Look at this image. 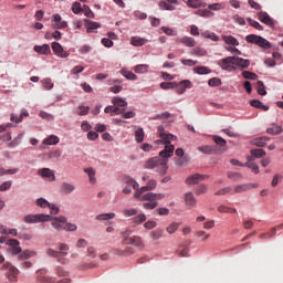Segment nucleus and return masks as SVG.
<instances>
[{"mask_svg":"<svg viewBox=\"0 0 283 283\" xmlns=\"http://www.w3.org/2000/svg\"><path fill=\"white\" fill-rule=\"evenodd\" d=\"M245 41L247 43H252L253 45L262 48V50H271V42L260 35L249 34L245 36Z\"/></svg>","mask_w":283,"mask_h":283,"instance_id":"nucleus-4","label":"nucleus"},{"mask_svg":"<svg viewBox=\"0 0 283 283\" xmlns=\"http://www.w3.org/2000/svg\"><path fill=\"white\" fill-rule=\"evenodd\" d=\"M184 199L186 202V207H196L197 201H196V197L193 196L192 192H186L184 195Z\"/></svg>","mask_w":283,"mask_h":283,"instance_id":"nucleus-21","label":"nucleus"},{"mask_svg":"<svg viewBox=\"0 0 283 283\" xmlns=\"http://www.w3.org/2000/svg\"><path fill=\"white\" fill-rule=\"evenodd\" d=\"M234 67H240V70H247L251 65V61L244 60L240 56H233Z\"/></svg>","mask_w":283,"mask_h":283,"instance_id":"nucleus-16","label":"nucleus"},{"mask_svg":"<svg viewBox=\"0 0 283 283\" xmlns=\"http://www.w3.org/2000/svg\"><path fill=\"white\" fill-rule=\"evenodd\" d=\"M134 72L136 74H147V72H149V65L138 64V65L134 66Z\"/></svg>","mask_w":283,"mask_h":283,"instance_id":"nucleus-31","label":"nucleus"},{"mask_svg":"<svg viewBox=\"0 0 283 283\" xmlns=\"http://www.w3.org/2000/svg\"><path fill=\"white\" fill-rule=\"evenodd\" d=\"M41 83L44 90H52L54 87V83H52V78L50 77L42 80Z\"/></svg>","mask_w":283,"mask_h":283,"instance_id":"nucleus-49","label":"nucleus"},{"mask_svg":"<svg viewBox=\"0 0 283 283\" xmlns=\"http://www.w3.org/2000/svg\"><path fill=\"white\" fill-rule=\"evenodd\" d=\"M179 228H180V223H179V222H172V223H170V224L167 227L166 231H167V233H169L170 235H172V233H174L175 231H178Z\"/></svg>","mask_w":283,"mask_h":283,"instance_id":"nucleus-46","label":"nucleus"},{"mask_svg":"<svg viewBox=\"0 0 283 283\" xmlns=\"http://www.w3.org/2000/svg\"><path fill=\"white\" fill-rule=\"evenodd\" d=\"M76 189V187L73 184L70 182H63L61 185V191L62 193H65L66 196H70Z\"/></svg>","mask_w":283,"mask_h":283,"instance_id":"nucleus-23","label":"nucleus"},{"mask_svg":"<svg viewBox=\"0 0 283 283\" xmlns=\"http://www.w3.org/2000/svg\"><path fill=\"white\" fill-rule=\"evenodd\" d=\"M135 140L136 143H143L145 140V130L143 128H138L135 132Z\"/></svg>","mask_w":283,"mask_h":283,"instance_id":"nucleus-40","label":"nucleus"},{"mask_svg":"<svg viewBox=\"0 0 283 283\" xmlns=\"http://www.w3.org/2000/svg\"><path fill=\"white\" fill-rule=\"evenodd\" d=\"M207 179H209V175L195 174V175L189 176L186 179V182L188 185H198V182H202V180H207Z\"/></svg>","mask_w":283,"mask_h":283,"instance_id":"nucleus-12","label":"nucleus"},{"mask_svg":"<svg viewBox=\"0 0 283 283\" xmlns=\"http://www.w3.org/2000/svg\"><path fill=\"white\" fill-rule=\"evenodd\" d=\"M60 142H61V139L59 138V136L51 135V136L46 137L42 143H43V145H59Z\"/></svg>","mask_w":283,"mask_h":283,"instance_id":"nucleus-26","label":"nucleus"},{"mask_svg":"<svg viewBox=\"0 0 283 283\" xmlns=\"http://www.w3.org/2000/svg\"><path fill=\"white\" fill-rule=\"evenodd\" d=\"M145 43H149V40L140 36H132L130 38V44L134 45V48H143Z\"/></svg>","mask_w":283,"mask_h":283,"instance_id":"nucleus-20","label":"nucleus"},{"mask_svg":"<svg viewBox=\"0 0 283 283\" xmlns=\"http://www.w3.org/2000/svg\"><path fill=\"white\" fill-rule=\"evenodd\" d=\"M153 191L149 186H143L142 188H137V191L134 193V198L139 200L140 202H145L143 207L146 210H154L158 207V200H164L165 193H156V192H147Z\"/></svg>","mask_w":283,"mask_h":283,"instance_id":"nucleus-2","label":"nucleus"},{"mask_svg":"<svg viewBox=\"0 0 283 283\" xmlns=\"http://www.w3.org/2000/svg\"><path fill=\"white\" fill-rule=\"evenodd\" d=\"M124 184H125V187L123 189V193H126V195L132 193L133 189L135 190V192L138 191V187H140V185H138L132 177H125Z\"/></svg>","mask_w":283,"mask_h":283,"instance_id":"nucleus-9","label":"nucleus"},{"mask_svg":"<svg viewBox=\"0 0 283 283\" xmlns=\"http://www.w3.org/2000/svg\"><path fill=\"white\" fill-rule=\"evenodd\" d=\"M195 74H211V71L207 66H196L193 67Z\"/></svg>","mask_w":283,"mask_h":283,"instance_id":"nucleus-41","label":"nucleus"},{"mask_svg":"<svg viewBox=\"0 0 283 283\" xmlns=\"http://www.w3.org/2000/svg\"><path fill=\"white\" fill-rule=\"evenodd\" d=\"M122 235V244H132L133 247H137V249H145V243L143 242V238L138 235L132 237L130 230H125L120 233Z\"/></svg>","mask_w":283,"mask_h":283,"instance_id":"nucleus-3","label":"nucleus"},{"mask_svg":"<svg viewBox=\"0 0 283 283\" xmlns=\"http://www.w3.org/2000/svg\"><path fill=\"white\" fill-rule=\"evenodd\" d=\"M51 48L54 54H56V56H60L61 59H67L70 56V53H67V51H64L63 46L59 42H53Z\"/></svg>","mask_w":283,"mask_h":283,"instance_id":"nucleus-11","label":"nucleus"},{"mask_svg":"<svg viewBox=\"0 0 283 283\" xmlns=\"http://www.w3.org/2000/svg\"><path fill=\"white\" fill-rule=\"evenodd\" d=\"M35 205L38 207H41V209H49L51 203L44 198H40V199H36Z\"/></svg>","mask_w":283,"mask_h":283,"instance_id":"nucleus-50","label":"nucleus"},{"mask_svg":"<svg viewBox=\"0 0 283 283\" xmlns=\"http://www.w3.org/2000/svg\"><path fill=\"white\" fill-rule=\"evenodd\" d=\"M177 94H185L187 90H191L193 85L191 84V81L189 80H182L181 82L177 83Z\"/></svg>","mask_w":283,"mask_h":283,"instance_id":"nucleus-15","label":"nucleus"},{"mask_svg":"<svg viewBox=\"0 0 283 283\" xmlns=\"http://www.w3.org/2000/svg\"><path fill=\"white\" fill-rule=\"evenodd\" d=\"M256 85H258V94H260V96H266V90H265V86H264V82L259 81L256 83Z\"/></svg>","mask_w":283,"mask_h":283,"instance_id":"nucleus-56","label":"nucleus"},{"mask_svg":"<svg viewBox=\"0 0 283 283\" xmlns=\"http://www.w3.org/2000/svg\"><path fill=\"white\" fill-rule=\"evenodd\" d=\"M78 227L74 223L66 222L64 223L63 231H76Z\"/></svg>","mask_w":283,"mask_h":283,"instance_id":"nucleus-63","label":"nucleus"},{"mask_svg":"<svg viewBox=\"0 0 283 283\" xmlns=\"http://www.w3.org/2000/svg\"><path fill=\"white\" fill-rule=\"evenodd\" d=\"M147 220V216L145 213H140L134 218L130 219L133 224H143Z\"/></svg>","mask_w":283,"mask_h":283,"instance_id":"nucleus-34","label":"nucleus"},{"mask_svg":"<svg viewBox=\"0 0 283 283\" xmlns=\"http://www.w3.org/2000/svg\"><path fill=\"white\" fill-rule=\"evenodd\" d=\"M283 129L282 126L274 125L266 129L268 134H271L272 136H277L279 134H282Z\"/></svg>","mask_w":283,"mask_h":283,"instance_id":"nucleus-35","label":"nucleus"},{"mask_svg":"<svg viewBox=\"0 0 283 283\" xmlns=\"http://www.w3.org/2000/svg\"><path fill=\"white\" fill-rule=\"evenodd\" d=\"M180 62L182 63V65H186L187 67H193V65H198V61L196 60L181 59Z\"/></svg>","mask_w":283,"mask_h":283,"instance_id":"nucleus-62","label":"nucleus"},{"mask_svg":"<svg viewBox=\"0 0 283 283\" xmlns=\"http://www.w3.org/2000/svg\"><path fill=\"white\" fill-rule=\"evenodd\" d=\"M120 74L127 78V81H138V76L134 72L123 69Z\"/></svg>","mask_w":283,"mask_h":283,"instance_id":"nucleus-28","label":"nucleus"},{"mask_svg":"<svg viewBox=\"0 0 283 283\" xmlns=\"http://www.w3.org/2000/svg\"><path fill=\"white\" fill-rule=\"evenodd\" d=\"M159 10H167L169 12H174L176 10V7L174 4L168 3L166 0H161L158 3Z\"/></svg>","mask_w":283,"mask_h":283,"instance_id":"nucleus-27","label":"nucleus"},{"mask_svg":"<svg viewBox=\"0 0 283 283\" xmlns=\"http://www.w3.org/2000/svg\"><path fill=\"white\" fill-rule=\"evenodd\" d=\"M222 40L227 45H240V42L233 35H223Z\"/></svg>","mask_w":283,"mask_h":283,"instance_id":"nucleus-32","label":"nucleus"},{"mask_svg":"<svg viewBox=\"0 0 283 283\" xmlns=\"http://www.w3.org/2000/svg\"><path fill=\"white\" fill-rule=\"evenodd\" d=\"M208 85L210 87H220V85H222V80L219 77H212L208 81Z\"/></svg>","mask_w":283,"mask_h":283,"instance_id":"nucleus-52","label":"nucleus"},{"mask_svg":"<svg viewBox=\"0 0 283 283\" xmlns=\"http://www.w3.org/2000/svg\"><path fill=\"white\" fill-rule=\"evenodd\" d=\"M212 140L218 147H227V140L218 135L212 136Z\"/></svg>","mask_w":283,"mask_h":283,"instance_id":"nucleus-42","label":"nucleus"},{"mask_svg":"<svg viewBox=\"0 0 283 283\" xmlns=\"http://www.w3.org/2000/svg\"><path fill=\"white\" fill-rule=\"evenodd\" d=\"M201 35L203 36V39H210V41H214V42L220 41V38L213 32L206 31L201 33Z\"/></svg>","mask_w":283,"mask_h":283,"instance_id":"nucleus-39","label":"nucleus"},{"mask_svg":"<svg viewBox=\"0 0 283 283\" xmlns=\"http://www.w3.org/2000/svg\"><path fill=\"white\" fill-rule=\"evenodd\" d=\"M38 176L48 182H54L56 180V174L50 168L38 169Z\"/></svg>","mask_w":283,"mask_h":283,"instance_id":"nucleus-8","label":"nucleus"},{"mask_svg":"<svg viewBox=\"0 0 283 283\" xmlns=\"http://www.w3.org/2000/svg\"><path fill=\"white\" fill-rule=\"evenodd\" d=\"M178 255L180 258H187L189 255V248L185 245H180L179 249L177 250Z\"/></svg>","mask_w":283,"mask_h":283,"instance_id":"nucleus-55","label":"nucleus"},{"mask_svg":"<svg viewBox=\"0 0 283 283\" xmlns=\"http://www.w3.org/2000/svg\"><path fill=\"white\" fill-rule=\"evenodd\" d=\"M34 52H38V54H50V44L35 45Z\"/></svg>","mask_w":283,"mask_h":283,"instance_id":"nucleus-25","label":"nucleus"},{"mask_svg":"<svg viewBox=\"0 0 283 283\" xmlns=\"http://www.w3.org/2000/svg\"><path fill=\"white\" fill-rule=\"evenodd\" d=\"M138 210L136 208L125 209L124 216L125 218H132V216H137Z\"/></svg>","mask_w":283,"mask_h":283,"instance_id":"nucleus-58","label":"nucleus"},{"mask_svg":"<svg viewBox=\"0 0 283 283\" xmlns=\"http://www.w3.org/2000/svg\"><path fill=\"white\" fill-rule=\"evenodd\" d=\"M36 255V252L27 250L23 253L19 254V260H28L29 258H34Z\"/></svg>","mask_w":283,"mask_h":283,"instance_id":"nucleus-45","label":"nucleus"},{"mask_svg":"<svg viewBox=\"0 0 283 283\" xmlns=\"http://www.w3.org/2000/svg\"><path fill=\"white\" fill-rule=\"evenodd\" d=\"M250 154H251V156H254L255 158H264V156H266V151L262 148L251 149Z\"/></svg>","mask_w":283,"mask_h":283,"instance_id":"nucleus-37","label":"nucleus"},{"mask_svg":"<svg viewBox=\"0 0 283 283\" xmlns=\"http://www.w3.org/2000/svg\"><path fill=\"white\" fill-rule=\"evenodd\" d=\"M250 105H251L252 107H255L256 109H263V112H269V106L262 104V103L260 102V99H252V101L250 102Z\"/></svg>","mask_w":283,"mask_h":283,"instance_id":"nucleus-30","label":"nucleus"},{"mask_svg":"<svg viewBox=\"0 0 283 283\" xmlns=\"http://www.w3.org/2000/svg\"><path fill=\"white\" fill-rule=\"evenodd\" d=\"M251 189H258V184H243L234 187V191L231 193H244Z\"/></svg>","mask_w":283,"mask_h":283,"instance_id":"nucleus-14","label":"nucleus"},{"mask_svg":"<svg viewBox=\"0 0 283 283\" xmlns=\"http://www.w3.org/2000/svg\"><path fill=\"white\" fill-rule=\"evenodd\" d=\"M86 23H87V32H88V34L94 32V30H98V28H101V24L98 22L86 20Z\"/></svg>","mask_w":283,"mask_h":283,"instance_id":"nucleus-36","label":"nucleus"},{"mask_svg":"<svg viewBox=\"0 0 283 283\" xmlns=\"http://www.w3.org/2000/svg\"><path fill=\"white\" fill-rule=\"evenodd\" d=\"M72 12L74 14H81L83 12V8L81 7V2H74L72 6Z\"/></svg>","mask_w":283,"mask_h":283,"instance_id":"nucleus-61","label":"nucleus"},{"mask_svg":"<svg viewBox=\"0 0 283 283\" xmlns=\"http://www.w3.org/2000/svg\"><path fill=\"white\" fill-rule=\"evenodd\" d=\"M259 21H261V23H265V25H270V28H273L274 25V22L271 15H269V13L263 11L259 13Z\"/></svg>","mask_w":283,"mask_h":283,"instance_id":"nucleus-19","label":"nucleus"},{"mask_svg":"<svg viewBox=\"0 0 283 283\" xmlns=\"http://www.w3.org/2000/svg\"><path fill=\"white\" fill-rule=\"evenodd\" d=\"M227 176L230 180H233V182H238V180L242 178V174L233 171H228Z\"/></svg>","mask_w":283,"mask_h":283,"instance_id":"nucleus-48","label":"nucleus"},{"mask_svg":"<svg viewBox=\"0 0 283 283\" xmlns=\"http://www.w3.org/2000/svg\"><path fill=\"white\" fill-rule=\"evenodd\" d=\"M178 43H182L186 48H196V40L191 36H184L177 40Z\"/></svg>","mask_w":283,"mask_h":283,"instance_id":"nucleus-22","label":"nucleus"},{"mask_svg":"<svg viewBox=\"0 0 283 283\" xmlns=\"http://www.w3.org/2000/svg\"><path fill=\"white\" fill-rule=\"evenodd\" d=\"M269 140H271V138L266 136L256 137L252 140V145H255L256 147H264Z\"/></svg>","mask_w":283,"mask_h":283,"instance_id":"nucleus-24","label":"nucleus"},{"mask_svg":"<svg viewBox=\"0 0 283 283\" xmlns=\"http://www.w3.org/2000/svg\"><path fill=\"white\" fill-rule=\"evenodd\" d=\"M113 218H116V213L109 212V213H103L96 216V220H113Z\"/></svg>","mask_w":283,"mask_h":283,"instance_id":"nucleus-47","label":"nucleus"},{"mask_svg":"<svg viewBox=\"0 0 283 283\" xmlns=\"http://www.w3.org/2000/svg\"><path fill=\"white\" fill-rule=\"evenodd\" d=\"M113 104L115 106V108L120 111V114L125 113V107H127V102L120 97H115L113 99Z\"/></svg>","mask_w":283,"mask_h":283,"instance_id":"nucleus-18","label":"nucleus"},{"mask_svg":"<svg viewBox=\"0 0 283 283\" xmlns=\"http://www.w3.org/2000/svg\"><path fill=\"white\" fill-rule=\"evenodd\" d=\"M178 86L177 82H161L160 87L161 90H174Z\"/></svg>","mask_w":283,"mask_h":283,"instance_id":"nucleus-43","label":"nucleus"},{"mask_svg":"<svg viewBox=\"0 0 283 283\" xmlns=\"http://www.w3.org/2000/svg\"><path fill=\"white\" fill-rule=\"evenodd\" d=\"M59 249L60 251H57V253H60V258H65V255H67V251H70V245L61 243Z\"/></svg>","mask_w":283,"mask_h":283,"instance_id":"nucleus-44","label":"nucleus"},{"mask_svg":"<svg viewBox=\"0 0 283 283\" xmlns=\"http://www.w3.org/2000/svg\"><path fill=\"white\" fill-rule=\"evenodd\" d=\"M52 220V216L50 214H27L23 218V222L27 224H36L39 222H50Z\"/></svg>","mask_w":283,"mask_h":283,"instance_id":"nucleus-5","label":"nucleus"},{"mask_svg":"<svg viewBox=\"0 0 283 283\" xmlns=\"http://www.w3.org/2000/svg\"><path fill=\"white\" fill-rule=\"evenodd\" d=\"M150 238L153 240H160V238H163V230L157 229V230L151 231Z\"/></svg>","mask_w":283,"mask_h":283,"instance_id":"nucleus-60","label":"nucleus"},{"mask_svg":"<svg viewBox=\"0 0 283 283\" xmlns=\"http://www.w3.org/2000/svg\"><path fill=\"white\" fill-rule=\"evenodd\" d=\"M75 114H77V116H87L90 114V106H78Z\"/></svg>","mask_w":283,"mask_h":283,"instance_id":"nucleus-38","label":"nucleus"},{"mask_svg":"<svg viewBox=\"0 0 283 283\" xmlns=\"http://www.w3.org/2000/svg\"><path fill=\"white\" fill-rule=\"evenodd\" d=\"M105 114H111V116H118L120 115V109L116 108V106H106L104 109Z\"/></svg>","mask_w":283,"mask_h":283,"instance_id":"nucleus-33","label":"nucleus"},{"mask_svg":"<svg viewBox=\"0 0 283 283\" xmlns=\"http://www.w3.org/2000/svg\"><path fill=\"white\" fill-rule=\"evenodd\" d=\"M247 21H248L249 25H251L255 30H264V27H262V24H260V22H258L251 18H248Z\"/></svg>","mask_w":283,"mask_h":283,"instance_id":"nucleus-54","label":"nucleus"},{"mask_svg":"<svg viewBox=\"0 0 283 283\" xmlns=\"http://www.w3.org/2000/svg\"><path fill=\"white\" fill-rule=\"evenodd\" d=\"M160 143L165 145L164 150L159 153V157H153L149 158L145 163V169H154L157 174H160V176H165L167 174V169H169L168 163L171 156H174V150L176 147L171 145V140H178V137L172 134H166V133H160Z\"/></svg>","mask_w":283,"mask_h":283,"instance_id":"nucleus-1","label":"nucleus"},{"mask_svg":"<svg viewBox=\"0 0 283 283\" xmlns=\"http://www.w3.org/2000/svg\"><path fill=\"white\" fill-rule=\"evenodd\" d=\"M9 189H12V181H4L0 185V191H9Z\"/></svg>","mask_w":283,"mask_h":283,"instance_id":"nucleus-64","label":"nucleus"},{"mask_svg":"<svg viewBox=\"0 0 283 283\" xmlns=\"http://www.w3.org/2000/svg\"><path fill=\"white\" fill-rule=\"evenodd\" d=\"M217 65L224 70L226 72H235V64H233V56H228L226 59L219 60Z\"/></svg>","mask_w":283,"mask_h":283,"instance_id":"nucleus-7","label":"nucleus"},{"mask_svg":"<svg viewBox=\"0 0 283 283\" xmlns=\"http://www.w3.org/2000/svg\"><path fill=\"white\" fill-rule=\"evenodd\" d=\"M192 54L196 56H207V51L200 46H197L192 50Z\"/></svg>","mask_w":283,"mask_h":283,"instance_id":"nucleus-57","label":"nucleus"},{"mask_svg":"<svg viewBox=\"0 0 283 283\" xmlns=\"http://www.w3.org/2000/svg\"><path fill=\"white\" fill-rule=\"evenodd\" d=\"M1 271H9L7 274L8 280H10V282H17V277L19 276V269L14 268L10 262L4 263L1 266Z\"/></svg>","mask_w":283,"mask_h":283,"instance_id":"nucleus-6","label":"nucleus"},{"mask_svg":"<svg viewBox=\"0 0 283 283\" xmlns=\"http://www.w3.org/2000/svg\"><path fill=\"white\" fill-rule=\"evenodd\" d=\"M244 167L251 169L254 174H260V167L254 163H245Z\"/></svg>","mask_w":283,"mask_h":283,"instance_id":"nucleus-59","label":"nucleus"},{"mask_svg":"<svg viewBox=\"0 0 283 283\" xmlns=\"http://www.w3.org/2000/svg\"><path fill=\"white\" fill-rule=\"evenodd\" d=\"M8 247H10L11 255H19L21 253V247H19L20 242L17 239H11L7 241Z\"/></svg>","mask_w":283,"mask_h":283,"instance_id":"nucleus-13","label":"nucleus"},{"mask_svg":"<svg viewBox=\"0 0 283 283\" xmlns=\"http://www.w3.org/2000/svg\"><path fill=\"white\" fill-rule=\"evenodd\" d=\"M84 171L87 174L91 185H96V170L94 168H85Z\"/></svg>","mask_w":283,"mask_h":283,"instance_id":"nucleus-29","label":"nucleus"},{"mask_svg":"<svg viewBox=\"0 0 283 283\" xmlns=\"http://www.w3.org/2000/svg\"><path fill=\"white\" fill-rule=\"evenodd\" d=\"M186 4L188 8L198 9L200 6H202V2L200 0H188L186 1Z\"/></svg>","mask_w":283,"mask_h":283,"instance_id":"nucleus-53","label":"nucleus"},{"mask_svg":"<svg viewBox=\"0 0 283 283\" xmlns=\"http://www.w3.org/2000/svg\"><path fill=\"white\" fill-rule=\"evenodd\" d=\"M49 222H52V227L56 229V231H63L65 223L67 222V218L65 217H52V220Z\"/></svg>","mask_w":283,"mask_h":283,"instance_id":"nucleus-10","label":"nucleus"},{"mask_svg":"<svg viewBox=\"0 0 283 283\" xmlns=\"http://www.w3.org/2000/svg\"><path fill=\"white\" fill-rule=\"evenodd\" d=\"M197 149L201 154H207V155H212V154H216L217 151H220V149H218V147L211 146V145L199 146Z\"/></svg>","mask_w":283,"mask_h":283,"instance_id":"nucleus-17","label":"nucleus"},{"mask_svg":"<svg viewBox=\"0 0 283 283\" xmlns=\"http://www.w3.org/2000/svg\"><path fill=\"white\" fill-rule=\"evenodd\" d=\"M242 76H243V78H247L248 81H255V78H258V74H255L251 71H243Z\"/></svg>","mask_w":283,"mask_h":283,"instance_id":"nucleus-51","label":"nucleus"}]
</instances>
